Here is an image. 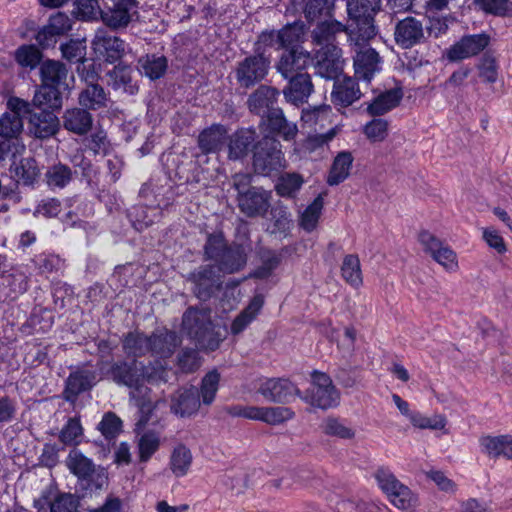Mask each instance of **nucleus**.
I'll list each match as a JSON object with an SVG mask.
<instances>
[{
    "instance_id": "f257e3e1",
    "label": "nucleus",
    "mask_w": 512,
    "mask_h": 512,
    "mask_svg": "<svg viewBox=\"0 0 512 512\" xmlns=\"http://www.w3.org/2000/svg\"><path fill=\"white\" fill-rule=\"evenodd\" d=\"M203 258L220 274H234L244 269L247 253L243 245L228 243L222 232L209 233L203 246Z\"/></svg>"
},
{
    "instance_id": "f03ea898",
    "label": "nucleus",
    "mask_w": 512,
    "mask_h": 512,
    "mask_svg": "<svg viewBox=\"0 0 512 512\" xmlns=\"http://www.w3.org/2000/svg\"><path fill=\"white\" fill-rule=\"evenodd\" d=\"M208 307H189L182 316V330L201 350L215 351L224 337L212 321Z\"/></svg>"
},
{
    "instance_id": "7ed1b4c3",
    "label": "nucleus",
    "mask_w": 512,
    "mask_h": 512,
    "mask_svg": "<svg viewBox=\"0 0 512 512\" xmlns=\"http://www.w3.org/2000/svg\"><path fill=\"white\" fill-rule=\"evenodd\" d=\"M380 10V0H348L347 12L353 21L348 40L356 45L368 43L376 35L374 17Z\"/></svg>"
},
{
    "instance_id": "20e7f679",
    "label": "nucleus",
    "mask_w": 512,
    "mask_h": 512,
    "mask_svg": "<svg viewBox=\"0 0 512 512\" xmlns=\"http://www.w3.org/2000/svg\"><path fill=\"white\" fill-rule=\"evenodd\" d=\"M252 167L256 174L270 176L285 167L281 144L275 138L264 136L253 146Z\"/></svg>"
},
{
    "instance_id": "39448f33",
    "label": "nucleus",
    "mask_w": 512,
    "mask_h": 512,
    "mask_svg": "<svg viewBox=\"0 0 512 512\" xmlns=\"http://www.w3.org/2000/svg\"><path fill=\"white\" fill-rule=\"evenodd\" d=\"M300 398L313 407L326 410L339 404L340 393L328 374L313 370L310 387L302 393Z\"/></svg>"
},
{
    "instance_id": "423d86ee",
    "label": "nucleus",
    "mask_w": 512,
    "mask_h": 512,
    "mask_svg": "<svg viewBox=\"0 0 512 512\" xmlns=\"http://www.w3.org/2000/svg\"><path fill=\"white\" fill-rule=\"evenodd\" d=\"M66 465L70 472L78 478L79 485L83 489L99 490L107 480L104 471L96 470L93 461L77 449L69 452Z\"/></svg>"
},
{
    "instance_id": "0eeeda50",
    "label": "nucleus",
    "mask_w": 512,
    "mask_h": 512,
    "mask_svg": "<svg viewBox=\"0 0 512 512\" xmlns=\"http://www.w3.org/2000/svg\"><path fill=\"white\" fill-rule=\"evenodd\" d=\"M270 57H262L255 53L238 61L234 69V77L239 88L251 89L261 83L269 73Z\"/></svg>"
},
{
    "instance_id": "6e6552de",
    "label": "nucleus",
    "mask_w": 512,
    "mask_h": 512,
    "mask_svg": "<svg viewBox=\"0 0 512 512\" xmlns=\"http://www.w3.org/2000/svg\"><path fill=\"white\" fill-rule=\"evenodd\" d=\"M96 366L104 378L128 388H137L144 378V375L139 373L135 359L130 361L124 359L118 361L102 360L97 362Z\"/></svg>"
},
{
    "instance_id": "1a4fd4ad",
    "label": "nucleus",
    "mask_w": 512,
    "mask_h": 512,
    "mask_svg": "<svg viewBox=\"0 0 512 512\" xmlns=\"http://www.w3.org/2000/svg\"><path fill=\"white\" fill-rule=\"evenodd\" d=\"M187 282L192 284L191 292L200 301H208L222 289L223 277L212 264H204L191 271Z\"/></svg>"
},
{
    "instance_id": "9d476101",
    "label": "nucleus",
    "mask_w": 512,
    "mask_h": 512,
    "mask_svg": "<svg viewBox=\"0 0 512 512\" xmlns=\"http://www.w3.org/2000/svg\"><path fill=\"white\" fill-rule=\"evenodd\" d=\"M375 479L390 502L398 509L406 510L415 505L416 498L411 490L402 484L389 469L379 468L375 473Z\"/></svg>"
},
{
    "instance_id": "9b49d317",
    "label": "nucleus",
    "mask_w": 512,
    "mask_h": 512,
    "mask_svg": "<svg viewBox=\"0 0 512 512\" xmlns=\"http://www.w3.org/2000/svg\"><path fill=\"white\" fill-rule=\"evenodd\" d=\"M102 22L112 30L126 28L136 13V0H102Z\"/></svg>"
},
{
    "instance_id": "f8f14e48",
    "label": "nucleus",
    "mask_w": 512,
    "mask_h": 512,
    "mask_svg": "<svg viewBox=\"0 0 512 512\" xmlns=\"http://www.w3.org/2000/svg\"><path fill=\"white\" fill-rule=\"evenodd\" d=\"M428 34L434 31V27H427ZM426 27L421 20L407 16L397 21L394 28V40L402 49H410L426 41Z\"/></svg>"
},
{
    "instance_id": "ddd939ff",
    "label": "nucleus",
    "mask_w": 512,
    "mask_h": 512,
    "mask_svg": "<svg viewBox=\"0 0 512 512\" xmlns=\"http://www.w3.org/2000/svg\"><path fill=\"white\" fill-rule=\"evenodd\" d=\"M271 191L262 187H252L237 195L239 210L249 218L264 217L271 206Z\"/></svg>"
},
{
    "instance_id": "4468645a",
    "label": "nucleus",
    "mask_w": 512,
    "mask_h": 512,
    "mask_svg": "<svg viewBox=\"0 0 512 512\" xmlns=\"http://www.w3.org/2000/svg\"><path fill=\"white\" fill-rule=\"evenodd\" d=\"M350 44L354 46L355 52L353 57L355 77L369 83L375 74L381 71V57L375 49L366 47L367 43L356 45L350 42Z\"/></svg>"
},
{
    "instance_id": "2eb2a0df",
    "label": "nucleus",
    "mask_w": 512,
    "mask_h": 512,
    "mask_svg": "<svg viewBox=\"0 0 512 512\" xmlns=\"http://www.w3.org/2000/svg\"><path fill=\"white\" fill-rule=\"evenodd\" d=\"M257 392L267 401L286 404L293 396L302 397L300 389L287 378H267L259 384Z\"/></svg>"
},
{
    "instance_id": "dca6fc26",
    "label": "nucleus",
    "mask_w": 512,
    "mask_h": 512,
    "mask_svg": "<svg viewBox=\"0 0 512 512\" xmlns=\"http://www.w3.org/2000/svg\"><path fill=\"white\" fill-rule=\"evenodd\" d=\"M92 48L99 58L113 64L124 56L126 45L122 39L107 30L98 29L92 40Z\"/></svg>"
},
{
    "instance_id": "f3484780",
    "label": "nucleus",
    "mask_w": 512,
    "mask_h": 512,
    "mask_svg": "<svg viewBox=\"0 0 512 512\" xmlns=\"http://www.w3.org/2000/svg\"><path fill=\"white\" fill-rule=\"evenodd\" d=\"M490 37L485 33L463 36L447 51V59L452 62L467 59L479 54L489 44Z\"/></svg>"
},
{
    "instance_id": "a211bd4d",
    "label": "nucleus",
    "mask_w": 512,
    "mask_h": 512,
    "mask_svg": "<svg viewBox=\"0 0 512 512\" xmlns=\"http://www.w3.org/2000/svg\"><path fill=\"white\" fill-rule=\"evenodd\" d=\"M260 125L268 132L269 137H279L285 141L294 140L298 133L296 123L289 121L279 107L272 109L266 117L261 119Z\"/></svg>"
},
{
    "instance_id": "6ab92c4d",
    "label": "nucleus",
    "mask_w": 512,
    "mask_h": 512,
    "mask_svg": "<svg viewBox=\"0 0 512 512\" xmlns=\"http://www.w3.org/2000/svg\"><path fill=\"white\" fill-rule=\"evenodd\" d=\"M315 71L327 80H336L343 73L342 50L331 47L329 50H317L315 54Z\"/></svg>"
},
{
    "instance_id": "aec40b11",
    "label": "nucleus",
    "mask_w": 512,
    "mask_h": 512,
    "mask_svg": "<svg viewBox=\"0 0 512 512\" xmlns=\"http://www.w3.org/2000/svg\"><path fill=\"white\" fill-rule=\"evenodd\" d=\"M181 344L177 332L165 327L155 329L150 334V355L160 359L170 358Z\"/></svg>"
},
{
    "instance_id": "412c9836",
    "label": "nucleus",
    "mask_w": 512,
    "mask_h": 512,
    "mask_svg": "<svg viewBox=\"0 0 512 512\" xmlns=\"http://www.w3.org/2000/svg\"><path fill=\"white\" fill-rule=\"evenodd\" d=\"M311 60L310 53L304 49H289L281 54L275 68L286 79L304 73L303 70L309 65Z\"/></svg>"
},
{
    "instance_id": "4be33fe9",
    "label": "nucleus",
    "mask_w": 512,
    "mask_h": 512,
    "mask_svg": "<svg viewBox=\"0 0 512 512\" xmlns=\"http://www.w3.org/2000/svg\"><path fill=\"white\" fill-rule=\"evenodd\" d=\"M286 80L288 83L282 91L285 100L295 106L306 103L314 92L310 74L306 72L286 78Z\"/></svg>"
},
{
    "instance_id": "5701e85b",
    "label": "nucleus",
    "mask_w": 512,
    "mask_h": 512,
    "mask_svg": "<svg viewBox=\"0 0 512 512\" xmlns=\"http://www.w3.org/2000/svg\"><path fill=\"white\" fill-rule=\"evenodd\" d=\"M350 26L342 24L337 20H326L319 22L311 31L312 43L319 46V50H329L336 45L337 35L346 33L348 35Z\"/></svg>"
},
{
    "instance_id": "b1692460",
    "label": "nucleus",
    "mask_w": 512,
    "mask_h": 512,
    "mask_svg": "<svg viewBox=\"0 0 512 512\" xmlns=\"http://www.w3.org/2000/svg\"><path fill=\"white\" fill-rule=\"evenodd\" d=\"M280 91L272 86L260 85L247 99L249 111L255 115L266 117L272 109H276Z\"/></svg>"
},
{
    "instance_id": "393cba45",
    "label": "nucleus",
    "mask_w": 512,
    "mask_h": 512,
    "mask_svg": "<svg viewBox=\"0 0 512 512\" xmlns=\"http://www.w3.org/2000/svg\"><path fill=\"white\" fill-rule=\"evenodd\" d=\"M201 406L199 389L195 386L177 390L171 398V411L182 418L196 414Z\"/></svg>"
},
{
    "instance_id": "a878e982",
    "label": "nucleus",
    "mask_w": 512,
    "mask_h": 512,
    "mask_svg": "<svg viewBox=\"0 0 512 512\" xmlns=\"http://www.w3.org/2000/svg\"><path fill=\"white\" fill-rule=\"evenodd\" d=\"M24 115L26 113H23ZM28 129L36 138L47 139L56 134L59 128L57 116L50 110L40 109L39 112H29Z\"/></svg>"
},
{
    "instance_id": "bb28decb",
    "label": "nucleus",
    "mask_w": 512,
    "mask_h": 512,
    "mask_svg": "<svg viewBox=\"0 0 512 512\" xmlns=\"http://www.w3.org/2000/svg\"><path fill=\"white\" fill-rule=\"evenodd\" d=\"M362 93L356 77L344 76L343 79L334 81L331 92L332 103L340 107H348L359 100Z\"/></svg>"
},
{
    "instance_id": "cd10ccee",
    "label": "nucleus",
    "mask_w": 512,
    "mask_h": 512,
    "mask_svg": "<svg viewBox=\"0 0 512 512\" xmlns=\"http://www.w3.org/2000/svg\"><path fill=\"white\" fill-rule=\"evenodd\" d=\"M257 133L254 128H241L236 130L228 142V158L241 160L245 158L256 143Z\"/></svg>"
},
{
    "instance_id": "c85d7f7f",
    "label": "nucleus",
    "mask_w": 512,
    "mask_h": 512,
    "mask_svg": "<svg viewBox=\"0 0 512 512\" xmlns=\"http://www.w3.org/2000/svg\"><path fill=\"white\" fill-rule=\"evenodd\" d=\"M63 128L78 136H83L91 131L93 116L84 107L66 109L62 115Z\"/></svg>"
},
{
    "instance_id": "c756f323",
    "label": "nucleus",
    "mask_w": 512,
    "mask_h": 512,
    "mask_svg": "<svg viewBox=\"0 0 512 512\" xmlns=\"http://www.w3.org/2000/svg\"><path fill=\"white\" fill-rule=\"evenodd\" d=\"M97 383V373L93 370L78 369L70 373L64 390L68 401L75 400L81 393L89 391Z\"/></svg>"
},
{
    "instance_id": "7c9ffc66",
    "label": "nucleus",
    "mask_w": 512,
    "mask_h": 512,
    "mask_svg": "<svg viewBox=\"0 0 512 512\" xmlns=\"http://www.w3.org/2000/svg\"><path fill=\"white\" fill-rule=\"evenodd\" d=\"M41 81L43 84L55 87L62 91L69 88L67 83L68 69L60 61L46 60L40 67Z\"/></svg>"
},
{
    "instance_id": "2f4dec72",
    "label": "nucleus",
    "mask_w": 512,
    "mask_h": 512,
    "mask_svg": "<svg viewBox=\"0 0 512 512\" xmlns=\"http://www.w3.org/2000/svg\"><path fill=\"white\" fill-rule=\"evenodd\" d=\"M481 450L491 458L500 456L512 459V435L483 436L479 440Z\"/></svg>"
},
{
    "instance_id": "473e14b6",
    "label": "nucleus",
    "mask_w": 512,
    "mask_h": 512,
    "mask_svg": "<svg viewBox=\"0 0 512 512\" xmlns=\"http://www.w3.org/2000/svg\"><path fill=\"white\" fill-rule=\"evenodd\" d=\"M30 112V104L23 100H16L13 114H5L0 119V136L12 138L16 136L23 127L21 114Z\"/></svg>"
},
{
    "instance_id": "72a5a7b5",
    "label": "nucleus",
    "mask_w": 512,
    "mask_h": 512,
    "mask_svg": "<svg viewBox=\"0 0 512 512\" xmlns=\"http://www.w3.org/2000/svg\"><path fill=\"white\" fill-rule=\"evenodd\" d=\"M78 102L87 110H99L107 107L109 94L98 83L88 84L79 93Z\"/></svg>"
},
{
    "instance_id": "f704fd0d",
    "label": "nucleus",
    "mask_w": 512,
    "mask_h": 512,
    "mask_svg": "<svg viewBox=\"0 0 512 512\" xmlns=\"http://www.w3.org/2000/svg\"><path fill=\"white\" fill-rule=\"evenodd\" d=\"M227 129L224 125L213 124L204 129L198 136V147L207 155L218 151L225 139Z\"/></svg>"
},
{
    "instance_id": "c9c22d12",
    "label": "nucleus",
    "mask_w": 512,
    "mask_h": 512,
    "mask_svg": "<svg viewBox=\"0 0 512 512\" xmlns=\"http://www.w3.org/2000/svg\"><path fill=\"white\" fill-rule=\"evenodd\" d=\"M402 97L401 89L386 90L368 104L367 112L371 116H381L398 106Z\"/></svg>"
},
{
    "instance_id": "e433bc0d",
    "label": "nucleus",
    "mask_w": 512,
    "mask_h": 512,
    "mask_svg": "<svg viewBox=\"0 0 512 512\" xmlns=\"http://www.w3.org/2000/svg\"><path fill=\"white\" fill-rule=\"evenodd\" d=\"M264 305V297L260 294L255 295L249 304L235 317L231 323V333L238 335L242 333L248 325L257 317Z\"/></svg>"
},
{
    "instance_id": "4c0bfd02",
    "label": "nucleus",
    "mask_w": 512,
    "mask_h": 512,
    "mask_svg": "<svg viewBox=\"0 0 512 512\" xmlns=\"http://www.w3.org/2000/svg\"><path fill=\"white\" fill-rule=\"evenodd\" d=\"M122 347L124 352L135 360L144 357L150 354V335L139 331L128 332L124 335Z\"/></svg>"
},
{
    "instance_id": "58836bf2",
    "label": "nucleus",
    "mask_w": 512,
    "mask_h": 512,
    "mask_svg": "<svg viewBox=\"0 0 512 512\" xmlns=\"http://www.w3.org/2000/svg\"><path fill=\"white\" fill-rule=\"evenodd\" d=\"M353 160L352 154L348 151L338 153L330 167L327 184L336 186L346 180L350 175Z\"/></svg>"
},
{
    "instance_id": "ea45409f",
    "label": "nucleus",
    "mask_w": 512,
    "mask_h": 512,
    "mask_svg": "<svg viewBox=\"0 0 512 512\" xmlns=\"http://www.w3.org/2000/svg\"><path fill=\"white\" fill-rule=\"evenodd\" d=\"M305 24L302 21H295L286 24L283 28L278 30L279 48L284 51L289 49H303L299 47L304 36Z\"/></svg>"
},
{
    "instance_id": "a19ab883",
    "label": "nucleus",
    "mask_w": 512,
    "mask_h": 512,
    "mask_svg": "<svg viewBox=\"0 0 512 512\" xmlns=\"http://www.w3.org/2000/svg\"><path fill=\"white\" fill-rule=\"evenodd\" d=\"M168 67L167 58L163 55L147 54L138 60L139 71L151 80L161 78Z\"/></svg>"
},
{
    "instance_id": "79ce46f5",
    "label": "nucleus",
    "mask_w": 512,
    "mask_h": 512,
    "mask_svg": "<svg viewBox=\"0 0 512 512\" xmlns=\"http://www.w3.org/2000/svg\"><path fill=\"white\" fill-rule=\"evenodd\" d=\"M62 90L41 84L33 97L34 106L42 109H57L62 105Z\"/></svg>"
},
{
    "instance_id": "37998d69",
    "label": "nucleus",
    "mask_w": 512,
    "mask_h": 512,
    "mask_svg": "<svg viewBox=\"0 0 512 512\" xmlns=\"http://www.w3.org/2000/svg\"><path fill=\"white\" fill-rule=\"evenodd\" d=\"M11 171L23 185H32L39 177L40 171L34 158H22L18 163L14 162Z\"/></svg>"
},
{
    "instance_id": "c03bdc74",
    "label": "nucleus",
    "mask_w": 512,
    "mask_h": 512,
    "mask_svg": "<svg viewBox=\"0 0 512 512\" xmlns=\"http://www.w3.org/2000/svg\"><path fill=\"white\" fill-rule=\"evenodd\" d=\"M303 184L304 178L301 174L286 172L279 176L275 185V191L281 197L294 198Z\"/></svg>"
},
{
    "instance_id": "a18cd8bd",
    "label": "nucleus",
    "mask_w": 512,
    "mask_h": 512,
    "mask_svg": "<svg viewBox=\"0 0 512 512\" xmlns=\"http://www.w3.org/2000/svg\"><path fill=\"white\" fill-rule=\"evenodd\" d=\"M192 463V453L184 444H178L170 456V469L176 477L185 476Z\"/></svg>"
},
{
    "instance_id": "49530a36",
    "label": "nucleus",
    "mask_w": 512,
    "mask_h": 512,
    "mask_svg": "<svg viewBox=\"0 0 512 512\" xmlns=\"http://www.w3.org/2000/svg\"><path fill=\"white\" fill-rule=\"evenodd\" d=\"M255 420L265 422L269 425H279L292 419L295 413L288 407H257Z\"/></svg>"
},
{
    "instance_id": "de8ad7c7",
    "label": "nucleus",
    "mask_w": 512,
    "mask_h": 512,
    "mask_svg": "<svg viewBox=\"0 0 512 512\" xmlns=\"http://www.w3.org/2000/svg\"><path fill=\"white\" fill-rule=\"evenodd\" d=\"M73 178L71 168L65 164L57 163L48 167L45 172V181L50 188H64Z\"/></svg>"
},
{
    "instance_id": "09e8293b",
    "label": "nucleus",
    "mask_w": 512,
    "mask_h": 512,
    "mask_svg": "<svg viewBox=\"0 0 512 512\" xmlns=\"http://www.w3.org/2000/svg\"><path fill=\"white\" fill-rule=\"evenodd\" d=\"M341 274L344 280L351 286L358 288L362 285V273L360 260L357 255L349 254L344 257Z\"/></svg>"
},
{
    "instance_id": "8fccbe9b",
    "label": "nucleus",
    "mask_w": 512,
    "mask_h": 512,
    "mask_svg": "<svg viewBox=\"0 0 512 512\" xmlns=\"http://www.w3.org/2000/svg\"><path fill=\"white\" fill-rule=\"evenodd\" d=\"M70 27L69 18L62 13H58L50 18L49 25L46 29L38 32L36 40L40 45H44L49 36L53 37L55 35L64 34Z\"/></svg>"
},
{
    "instance_id": "3c124183",
    "label": "nucleus",
    "mask_w": 512,
    "mask_h": 512,
    "mask_svg": "<svg viewBox=\"0 0 512 512\" xmlns=\"http://www.w3.org/2000/svg\"><path fill=\"white\" fill-rule=\"evenodd\" d=\"M132 70L127 65L118 64L113 70L108 73V76L112 80V86L114 89H123L130 94H133L137 89L132 84Z\"/></svg>"
},
{
    "instance_id": "603ef678",
    "label": "nucleus",
    "mask_w": 512,
    "mask_h": 512,
    "mask_svg": "<svg viewBox=\"0 0 512 512\" xmlns=\"http://www.w3.org/2000/svg\"><path fill=\"white\" fill-rule=\"evenodd\" d=\"M220 379V373L216 369L209 371L202 378L199 393L200 397L202 398V403L204 405H211L215 400L216 393L219 388Z\"/></svg>"
},
{
    "instance_id": "864d4df0",
    "label": "nucleus",
    "mask_w": 512,
    "mask_h": 512,
    "mask_svg": "<svg viewBox=\"0 0 512 512\" xmlns=\"http://www.w3.org/2000/svg\"><path fill=\"white\" fill-rule=\"evenodd\" d=\"M323 206L324 198L322 194H319L304 210L301 215L300 225L305 231L311 232L316 228Z\"/></svg>"
},
{
    "instance_id": "5fc2aeb1",
    "label": "nucleus",
    "mask_w": 512,
    "mask_h": 512,
    "mask_svg": "<svg viewBox=\"0 0 512 512\" xmlns=\"http://www.w3.org/2000/svg\"><path fill=\"white\" fill-rule=\"evenodd\" d=\"M15 60L22 67L34 69L42 60V53L35 45H21L15 51Z\"/></svg>"
},
{
    "instance_id": "6e6d98bb",
    "label": "nucleus",
    "mask_w": 512,
    "mask_h": 512,
    "mask_svg": "<svg viewBox=\"0 0 512 512\" xmlns=\"http://www.w3.org/2000/svg\"><path fill=\"white\" fill-rule=\"evenodd\" d=\"M101 9L97 0H75L73 14L78 20H97L101 18Z\"/></svg>"
},
{
    "instance_id": "4d7b16f0",
    "label": "nucleus",
    "mask_w": 512,
    "mask_h": 512,
    "mask_svg": "<svg viewBox=\"0 0 512 512\" xmlns=\"http://www.w3.org/2000/svg\"><path fill=\"white\" fill-rule=\"evenodd\" d=\"M473 3L487 14L499 17L512 15V2L510 0H473Z\"/></svg>"
},
{
    "instance_id": "13d9d810",
    "label": "nucleus",
    "mask_w": 512,
    "mask_h": 512,
    "mask_svg": "<svg viewBox=\"0 0 512 512\" xmlns=\"http://www.w3.org/2000/svg\"><path fill=\"white\" fill-rule=\"evenodd\" d=\"M60 51L65 60L78 65L86 58L87 46L84 41L71 39L60 45Z\"/></svg>"
},
{
    "instance_id": "bf43d9fd",
    "label": "nucleus",
    "mask_w": 512,
    "mask_h": 512,
    "mask_svg": "<svg viewBox=\"0 0 512 512\" xmlns=\"http://www.w3.org/2000/svg\"><path fill=\"white\" fill-rule=\"evenodd\" d=\"M270 215V220L273 225V233H286L290 229L292 223L291 214L285 205L277 203L271 208Z\"/></svg>"
},
{
    "instance_id": "052dcab7",
    "label": "nucleus",
    "mask_w": 512,
    "mask_h": 512,
    "mask_svg": "<svg viewBox=\"0 0 512 512\" xmlns=\"http://www.w3.org/2000/svg\"><path fill=\"white\" fill-rule=\"evenodd\" d=\"M262 264L250 276L256 279H266L279 266L281 256L274 251H267L261 256Z\"/></svg>"
},
{
    "instance_id": "680f3d73",
    "label": "nucleus",
    "mask_w": 512,
    "mask_h": 512,
    "mask_svg": "<svg viewBox=\"0 0 512 512\" xmlns=\"http://www.w3.org/2000/svg\"><path fill=\"white\" fill-rule=\"evenodd\" d=\"M160 438L152 431L144 433L138 442L139 460L147 462L152 455L159 449Z\"/></svg>"
},
{
    "instance_id": "e2e57ef3",
    "label": "nucleus",
    "mask_w": 512,
    "mask_h": 512,
    "mask_svg": "<svg viewBox=\"0 0 512 512\" xmlns=\"http://www.w3.org/2000/svg\"><path fill=\"white\" fill-rule=\"evenodd\" d=\"M273 47L280 50L278 32L275 30H265L258 35L254 43L253 51L255 54L262 57H270V55L266 54V50L267 48Z\"/></svg>"
},
{
    "instance_id": "0e129e2a",
    "label": "nucleus",
    "mask_w": 512,
    "mask_h": 512,
    "mask_svg": "<svg viewBox=\"0 0 512 512\" xmlns=\"http://www.w3.org/2000/svg\"><path fill=\"white\" fill-rule=\"evenodd\" d=\"M334 0H309L304 8V16L308 22H314L324 14H329Z\"/></svg>"
},
{
    "instance_id": "69168bd1",
    "label": "nucleus",
    "mask_w": 512,
    "mask_h": 512,
    "mask_svg": "<svg viewBox=\"0 0 512 512\" xmlns=\"http://www.w3.org/2000/svg\"><path fill=\"white\" fill-rule=\"evenodd\" d=\"M477 68L479 77L487 83H494L498 78V65L495 57L490 53H485L480 59Z\"/></svg>"
},
{
    "instance_id": "338daca9",
    "label": "nucleus",
    "mask_w": 512,
    "mask_h": 512,
    "mask_svg": "<svg viewBox=\"0 0 512 512\" xmlns=\"http://www.w3.org/2000/svg\"><path fill=\"white\" fill-rule=\"evenodd\" d=\"M122 428L121 419L113 412L104 414L102 420L98 424V429L106 439L115 438Z\"/></svg>"
},
{
    "instance_id": "774afa93",
    "label": "nucleus",
    "mask_w": 512,
    "mask_h": 512,
    "mask_svg": "<svg viewBox=\"0 0 512 512\" xmlns=\"http://www.w3.org/2000/svg\"><path fill=\"white\" fill-rule=\"evenodd\" d=\"M79 500L70 493L58 495L50 505V512H78Z\"/></svg>"
}]
</instances>
